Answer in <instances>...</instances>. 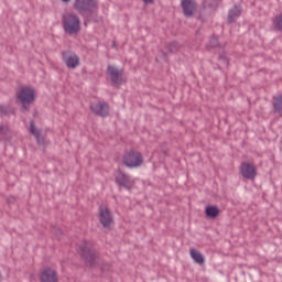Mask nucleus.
<instances>
[{"label": "nucleus", "mask_w": 282, "mask_h": 282, "mask_svg": "<svg viewBox=\"0 0 282 282\" xmlns=\"http://www.w3.org/2000/svg\"><path fill=\"white\" fill-rule=\"evenodd\" d=\"M189 254L195 263H198V265H204L206 259L202 252L197 251V249H191Z\"/></svg>", "instance_id": "6ab92c4d"}, {"label": "nucleus", "mask_w": 282, "mask_h": 282, "mask_svg": "<svg viewBox=\"0 0 282 282\" xmlns=\"http://www.w3.org/2000/svg\"><path fill=\"white\" fill-rule=\"evenodd\" d=\"M99 221L104 228H109L113 224V214L108 207L99 208Z\"/></svg>", "instance_id": "9d476101"}, {"label": "nucleus", "mask_w": 282, "mask_h": 282, "mask_svg": "<svg viewBox=\"0 0 282 282\" xmlns=\"http://www.w3.org/2000/svg\"><path fill=\"white\" fill-rule=\"evenodd\" d=\"M143 162L144 156L135 150L127 151L122 156V164H124L127 169H138V166H142Z\"/></svg>", "instance_id": "39448f33"}, {"label": "nucleus", "mask_w": 282, "mask_h": 282, "mask_svg": "<svg viewBox=\"0 0 282 282\" xmlns=\"http://www.w3.org/2000/svg\"><path fill=\"white\" fill-rule=\"evenodd\" d=\"M273 25L278 32H282V14L275 17Z\"/></svg>", "instance_id": "4be33fe9"}, {"label": "nucleus", "mask_w": 282, "mask_h": 282, "mask_svg": "<svg viewBox=\"0 0 282 282\" xmlns=\"http://www.w3.org/2000/svg\"><path fill=\"white\" fill-rule=\"evenodd\" d=\"M64 32L70 36L80 32V18L76 13H68L62 17Z\"/></svg>", "instance_id": "20e7f679"}, {"label": "nucleus", "mask_w": 282, "mask_h": 282, "mask_svg": "<svg viewBox=\"0 0 282 282\" xmlns=\"http://www.w3.org/2000/svg\"><path fill=\"white\" fill-rule=\"evenodd\" d=\"M107 74L110 76L112 85H122L124 83V69H118L113 65H108Z\"/></svg>", "instance_id": "6e6552de"}, {"label": "nucleus", "mask_w": 282, "mask_h": 282, "mask_svg": "<svg viewBox=\"0 0 282 282\" xmlns=\"http://www.w3.org/2000/svg\"><path fill=\"white\" fill-rule=\"evenodd\" d=\"M1 279H2V275H1V273H0V281H1Z\"/></svg>", "instance_id": "c85d7f7f"}, {"label": "nucleus", "mask_w": 282, "mask_h": 282, "mask_svg": "<svg viewBox=\"0 0 282 282\" xmlns=\"http://www.w3.org/2000/svg\"><path fill=\"white\" fill-rule=\"evenodd\" d=\"M273 109L275 113H279V116H282V95H279L278 97H273Z\"/></svg>", "instance_id": "412c9836"}, {"label": "nucleus", "mask_w": 282, "mask_h": 282, "mask_svg": "<svg viewBox=\"0 0 282 282\" xmlns=\"http://www.w3.org/2000/svg\"><path fill=\"white\" fill-rule=\"evenodd\" d=\"M240 173L245 180H254L257 177V166L253 163L243 162Z\"/></svg>", "instance_id": "9b49d317"}, {"label": "nucleus", "mask_w": 282, "mask_h": 282, "mask_svg": "<svg viewBox=\"0 0 282 282\" xmlns=\"http://www.w3.org/2000/svg\"><path fill=\"white\" fill-rule=\"evenodd\" d=\"M90 111H93L95 116H99V118H109L111 107L107 101H98L97 104H90Z\"/></svg>", "instance_id": "0eeeda50"}, {"label": "nucleus", "mask_w": 282, "mask_h": 282, "mask_svg": "<svg viewBox=\"0 0 282 282\" xmlns=\"http://www.w3.org/2000/svg\"><path fill=\"white\" fill-rule=\"evenodd\" d=\"M182 9L185 17H193L196 7L193 0H182Z\"/></svg>", "instance_id": "4468645a"}, {"label": "nucleus", "mask_w": 282, "mask_h": 282, "mask_svg": "<svg viewBox=\"0 0 282 282\" xmlns=\"http://www.w3.org/2000/svg\"><path fill=\"white\" fill-rule=\"evenodd\" d=\"M241 17V9L235 6L232 9L229 10L228 13V23H235L237 19Z\"/></svg>", "instance_id": "aec40b11"}, {"label": "nucleus", "mask_w": 282, "mask_h": 282, "mask_svg": "<svg viewBox=\"0 0 282 282\" xmlns=\"http://www.w3.org/2000/svg\"><path fill=\"white\" fill-rule=\"evenodd\" d=\"M217 8H219V0L203 1V10H207V12H216Z\"/></svg>", "instance_id": "f3484780"}, {"label": "nucleus", "mask_w": 282, "mask_h": 282, "mask_svg": "<svg viewBox=\"0 0 282 282\" xmlns=\"http://www.w3.org/2000/svg\"><path fill=\"white\" fill-rule=\"evenodd\" d=\"M62 58L68 69H76L80 65V57L72 51L62 52Z\"/></svg>", "instance_id": "1a4fd4ad"}, {"label": "nucleus", "mask_w": 282, "mask_h": 282, "mask_svg": "<svg viewBox=\"0 0 282 282\" xmlns=\"http://www.w3.org/2000/svg\"><path fill=\"white\" fill-rule=\"evenodd\" d=\"M0 113H1L2 116H10V113H14V111H11V110H10V106L1 105V106H0Z\"/></svg>", "instance_id": "b1692460"}, {"label": "nucleus", "mask_w": 282, "mask_h": 282, "mask_svg": "<svg viewBox=\"0 0 282 282\" xmlns=\"http://www.w3.org/2000/svg\"><path fill=\"white\" fill-rule=\"evenodd\" d=\"M63 3H69L70 0H62Z\"/></svg>", "instance_id": "cd10ccee"}, {"label": "nucleus", "mask_w": 282, "mask_h": 282, "mask_svg": "<svg viewBox=\"0 0 282 282\" xmlns=\"http://www.w3.org/2000/svg\"><path fill=\"white\" fill-rule=\"evenodd\" d=\"M115 182L119 186V188H124L126 191H131L133 188V185L135 184L131 180V176L122 172L121 170L117 171Z\"/></svg>", "instance_id": "423d86ee"}, {"label": "nucleus", "mask_w": 282, "mask_h": 282, "mask_svg": "<svg viewBox=\"0 0 282 282\" xmlns=\"http://www.w3.org/2000/svg\"><path fill=\"white\" fill-rule=\"evenodd\" d=\"M144 1V3H147V4H151V3H154L155 2V0H143Z\"/></svg>", "instance_id": "bb28decb"}, {"label": "nucleus", "mask_w": 282, "mask_h": 282, "mask_svg": "<svg viewBox=\"0 0 282 282\" xmlns=\"http://www.w3.org/2000/svg\"><path fill=\"white\" fill-rule=\"evenodd\" d=\"M0 140H4L6 142L12 140V131L10 130V127L3 123L0 124Z\"/></svg>", "instance_id": "a211bd4d"}, {"label": "nucleus", "mask_w": 282, "mask_h": 282, "mask_svg": "<svg viewBox=\"0 0 282 282\" xmlns=\"http://www.w3.org/2000/svg\"><path fill=\"white\" fill-rule=\"evenodd\" d=\"M166 51H161L159 56L165 62L169 63V54H177L180 52V43L172 42L165 45Z\"/></svg>", "instance_id": "f8f14e48"}, {"label": "nucleus", "mask_w": 282, "mask_h": 282, "mask_svg": "<svg viewBox=\"0 0 282 282\" xmlns=\"http://www.w3.org/2000/svg\"><path fill=\"white\" fill-rule=\"evenodd\" d=\"M97 265H99L101 272H109L111 271V264L106 262H99Z\"/></svg>", "instance_id": "393cba45"}, {"label": "nucleus", "mask_w": 282, "mask_h": 282, "mask_svg": "<svg viewBox=\"0 0 282 282\" xmlns=\"http://www.w3.org/2000/svg\"><path fill=\"white\" fill-rule=\"evenodd\" d=\"M34 100H36V89L32 87H22L17 93L15 104L21 105L20 111L22 113L30 111V107H32Z\"/></svg>", "instance_id": "7ed1b4c3"}, {"label": "nucleus", "mask_w": 282, "mask_h": 282, "mask_svg": "<svg viewBox=\"0 0 282 282\" xmlns=\"http://www.w3.org/2000/svg\"><path fill=\"white\" fill-rule=\"evenodd\" d=\"M73 7L85 19V25L91 21L90 17L98 14V0H75Z\"/></svg>", "instance_id": "f03ea898"}, {"label": "nucleus", "mask_w": 282, "mask_h": 282, "mask_svg": "<svg viewBox=\"0 0 282 282\" xmlns=\"http://www.w3.org/2000/svg\"><path fill=\"white\" fill-rule=\"evenodd\" d=\"M79 256L88 268H96V265L100 263V251H98L94 242L89 240H83L80 242Z\"/></svg>", "instance_id": "f257e3e1"}, {"label": "nucleus", "mask_w": 282, "mask_h": 282, "mask_svg": "<svg viewBox=\"0 0 282 282\" xmlns=\"http://www.w3.org/2000/svg\"><path fill=\"white\" fill-rule=\"evenodd\" d=\"M221 213V209H219V207L215 206V205H208L205 208V215L206 217H208L209 219H216V217H219V214Z\"/></svg>", "instance_id": "dca6fc26"}, {"label": "nucleus", "mask_w": 282, "mask_h": 282, "mask_svg": "<svg viewBox=\"0 0 282 282\" xmlns=\"http://www.w3.org/2000/svg\"><path fill=\"white\" fill-rule=\"evenodd\" d=\"M41 282H58V273L52 268H46L40 273Z\"/></svg>", "instance_id": "ddd939ff"}, {"label": "nucleus", "mask_w": 282, "mask_h": 282, "mask_svg": "<svg viewBox=\"0 0 282 282\" xmlns=\"http://www.w3.org/2000/svg\"><path fill=\"white\" fill-rule=\"evenodd\" d=\"M208 47H212V48L220 47L219 39H217V36L213 35L210 41H209Z\"/></svg>", "instance_id": "5701e85b"}, {"label": "nucleus", "mask_w": 282, "mask_h": 282, "mask_svg": "<svg viewBox=\"0 0 282 282\" xmlns=\"http://www.w3.org/2000/svg\"><path fill=\"white\" fill-rule=\"evenodd\" d=\"M30 133H32V135H34L37 144H45V137L42 135L41 130H37L36 126H34V119H31V121H30Z\"/></svg>", "instance_id": "2eb2a0df"}, {"label": "nucleus", "mask_w": 282, "mask_h": 282, "mask_svg": "<svg viewBox=\"0 0 282 282\" xmlns=\"http://www.w3.org/2000/svg\"><path fill=\"white\" fill-rule=\"evenodd\" d=\"M219 61H223V63L228 64V58L226 57L225 54H220V55H219Z\"/></svg>", "instance_id": "a878e982"}]
</instances>
